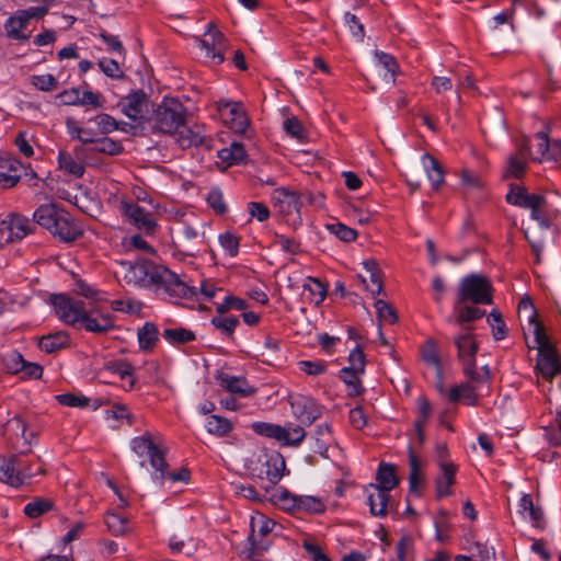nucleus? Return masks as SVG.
<instances>
[{"label": "nucleus", "instance_id": "obj_1", "mask_svg": "<svg viewBox=\"0 0 561 561\" xmlns=\"http://www.w3.org/2000/svg\"><path fill=\"white\" fill-rule=\"evenodd\" d=\"M124 280L137 287L154 286L172 298L192 299L197 296L198 289L187 285L179 275L169 268L157 265L148 260L123 264Z\"/></svg>", "mask_w": 561, "mask_h": 561}, {"label": "nucleus", "instance_id": "obj_2", "mask_svg": "<svg viewBox=\"0 0 561 561\" xmlns=\"http://www.w3.org/2000/svg\"><path fill=\"white\" fill-rule=\"evenodd\" d=\"M185 107L176 99L164 98L152 113L146 118L150 130L154 134H174L185 119Z\"/></svg>", "mask_w": 561, "mask_h": 561}, {"label": "nucleus", "instance_id": "obj_3", "mask_svg": "<svg viewBox=\"0 0 561 561\" xmlns=\"http://www.w3.org/2000/svg\"><path fill=\"white\" fill-rule=\"evenodd\" d=\"M466 302L472 305H491L493 302V287L488 277L480 274H470L460 280L457 305Z\"/></svg>", "mask_w": 561, "mask_h": 561}, {"label": "nucleus", "instance_id": "obj_4", "mask_svg": "<svg viewBox=\"0 0 561 561\" xmlns=\"http://www.w3.org/2000/svg\"><path fill=\"white\" fill-rule=\"evenodd\" d=\"M535 342L538 345L536 368L547 380L561 373V363L556 346L549 341L542 324H536Z\"/></svg>", "mask_w": 561, "mask_h": 561}, {"label": "nucleus", "instance_id": "obj_5", "mask_svg": "<svg viewBox=\"0 0 561 561\" xmlns=\"http://www.w3.org/2000/svg\"><path fill=\"white\" fill-rule=\"evenodd\" d=\"M26 427L25 421L20 415L8 420L3 425L2 435L10 446L21 454H28L31 451L30 445L36 435L34 432L26 434Z\"/></svg>", "mask_w": 561, "mask_h": 561}, {"label": "nucleus", "instance_id": "obj_6", "mask_svg": "<svg viewBox=\"0 0 561 561\" xmlns=\"http://www.w3.org/2000/svg\"><path fill=\"white\" fill-rule=\"evenodd\" d=\"M50 302L58 318L70 325H77L79 323L87 307L83 300L71 298L65 294L51 295Z\"/></svg>", "mask_w": 561, "mask_h": 561}, {"label": "nucleus", "instance_id": "obj_7", "mask_svg": "<svg viewBox=\"0 0 561 561\" xmlns=\"http://www.w3.org/2000/svg\"><path fill=\"white\" fill-rule=\"evenodd\" d=\"M275 522L265 515H257L251 518V535L249 537L251 545V554L259 556L266 551L270 547L267 536L273 530Z\"/></svg>", "mask_w": 561, "mask_h": 561}, {"label": "nucleus", "instance_id": "obj_8", "mask_svg": "<svg viewBox=\"0 0 561 561\" xmlns=\"http://www.w3.org/2000/svg\"><path fill=\"white\" fill-rule=\"evenodd\" d=\"M285 461L279 454L259 456L255 466L251 467L253 473L260 479L277 483L283 477Z\"/></svg>", "mask_w": 561, "mask_h": 561}, {"label": "nucleus", "instance_id": "obj_9", "mask_svg": "<svg viewBox=\"0 0 561 561\" xmlns=\"http://www.w3.org/2000/svg\"><path fill=\"white\" fill-rule=\"evenodd\" d=\"M201 46L205 50V56L213 59L215 64L224 62L227 39L214 23L208 25L207 32L201 39Z\"/></svg>", "mask_w": 561, "mask_h": 561}, {"label": "nucleus", "instance_id": "obj_10", "mask_svg": "<svg viewBox=\"0 0 561 561\" xmlns=\"http://www.w3.org/2000/svg\"><path fill=\"white\" fill-rule=\"evenodd\" d=\"M148 104L147 94L142 90H135L124 96L118 106L127 117L146 123L148 116L145 113L147 112Z\"/></svg>", "mask_w": 561, "mask_h": 561}, {"label": "nucleus", "instance_id": "obj_11", "mask_svg": "<svg viewBox=\"0 0 561 561\" xmlns=\"http://www.w3.org/2000/svg\"><path fill=\"white\" fill-rule=\"evenodd\" d=\"M175 140L182 148L205 146L207 149L211 148V138L204 134V128L198 125L187 126L182 123L180 128L174 130Z\"/></svg>", "mask_w": 561, "mask_h": 561}, {"label": "nucleus", "instance_id": "obj_12", "mask_svg": "<svg viewBox=\"0 0 561 561\" xmlns=\"http://www.w3.org/2000/svg\"><path fill=\"white\" fill-rule=\"evenodd\" d=\"M49 232L62 242H72L82 234V229L69 213L62 210Z\"/></svg>", "mask_w": 561, "mask_h": 561}, {"label": "nucleus", "instance_id": "obj_13", "mask_svg": "<svg viewBox=\"0 0 561 561\" xmlns=\"http://www.w3.org/2000/svg\"><path fill=\"white\" fill-rule=\"evenodd\" d=\"M471 328H467L465 332L458 334L454 339V344L457 348V357L463 365L476 364V355L479 348V343L476 335L470 332Z\"/></svg>", "mask_w": 561, "mask_h": 561}, {"label": "nucleus", "instance_id": "obj_14", "mask_svg": "<svg viewBox=\"0 0 561 561\" xmlns=\"http://www.w3.org/2000/svg\"><path fill=\"white\" fill-rule=\"evenodd\" d=\"M274 205L284 215H291L296 213L299 215L300 208L304 206V201L298 195V192L290 191L286 187H280L273 193Z\"/></svg>", "mask_w": 561, "mask_h": 561}, {"label": "nucleus", "instance_id": "obj_15", "mask_svg": "<svg viewBox=\"0 0 561 561\" xmlns=\"http://www.w3.org/2000/svg\"><path fill=\"white\" fill-rule=\"evenodd\" d=\"M87 331L93 333H105L114 328L112 316L100 313L96 310L85 307L84 314L80 318L79 323Z\"/></svg>", "mask_w": 561, "mask_h": 561}, {"label": "nucleus", "instance_id": "obj_16", "mask_svg": "<svg viewBox=\"0 0 561 561\" xmlns=\"http://www.w3.org/2000/svg\"><path fill=\"white\" fill-rule=\"evenodd\" d=\"M27 454H15L16 467L19 470V478L22 480V485L30 484L32 479L37 474H45V463L39 456L34 457L32 460H26Z\"/></svg>", "mask_w": 561, "mask_h": 561}, {"label": "nucleus", "instance_id": "obj_17", "mask_svg": "<svg viewBox=\"0 0 561 561\" xmlns=\"http://www.w3.org/2000/svg\"><path fill=\"white\" fill-rule=\"evenodd\" d=\"M83 153L82 146L75 148V157L66 150H60L58 154L59 169L76 178H81L84 173V165L81 161Z\"/></svg>", "mask_w": 561, "mask_h": 561}, {"label": "nucleus", "instance_id": "obj_18", "mask_svg": "<svg viewBox=\"0 0 561 561\" xmlns=\"http://www.w3.org/2000/svg\"><path fill=\"white\" fill-rule=\"evenodd\" d=\"M0 233L8 234L5 242L21 240L32 231L30 220L20 215L11 216L10 219L8 221H3Z\"/></svg>", "mask_w": 561, "mask_h": 561}, {"label": "nucleus", "instance_id": "obj_19", "mask_svg": "<svg viewBox=\"0 0 561 561\" xmlns=\"http://www.w3.org/2000/svg\"><path fill=\"white\" fill-rule=\"evenodd\" d=\"M122 208L124 215L139 229L147 232H152L156 228V222L152 216L142 207L135 203H123Z\"/></svg>", "mask_w": 561, "mask_h": 561}, {"label": "nucleus", "instance_id": "obj_20", "mask_svg": "<svg viewBox=\"0 0 561 561\" xmlns=\"http://www.w3.org/2000/svg\"><path fill=\"white\" fill-rule=\"evenodd\" d=\"M506 202L523 208H535L545 203V197L537 194H528L526 190L517 184H511L506 195Z\"/></svg>", "mask_w": 561, "mask_h": 561}, {"label": "nucleus", "instance_id": "obj_21", "mask_svg": "<svg viewBox=\"0 0 561 561\" xmlns=\"http://www.w3.org/2000/svg\"><path fill=\"white\" fill-rule=\"evenodd\" d=\"M363 265L367 272V276L359 274L358 278L360 279L365 289L368 290L371 295L380 294L383 285L381 279V272L377 262L375 260H367L363 263Z\"/></svg>", "mask_w": 561, "mask_h": 561}, {"label": "nucleus", "instance_id": "obj_22", "mask_svg": "<svg viewBox=\"0 0 561 561\" xmlns=\"http://www.w3.org/2000/svg\"><path fill=\"white\" fill-rule=\"evenodd\" d=\"M219 383L230 393L239 394L241 397H249L255 392V389L250 386L243 377L222 374L219 376Z\"/></svg>", "mask_w": 561, "mask_h": 561}, {"label": "nucleus", "instance_id": "obj_23", "mask_svg": "<svg viewBox=\"0 0 561 561\" xmlns=\"http://www.w3.org/2000/svg\"><path fill=\"white\" fill-rule=\"evenodd\" d=\"M442 476L436 479V493L438 497L451 494L450 486L455 483L457 467L451 462H439Z\"/></svg>", "mask_w": 561, "mask_h": 561}, {"label": "nucleus", "instance_id": "obj_24", "mask_svg": "<svg viewBox=\"0 0 561 561\" xmlns=\"http://www.w3.org/2000/svg\"><path fill=\"white\" fill-rule=\"evenodd\" d=\"M376 479L378 484H370V489H378L389 492L399 483V479L396 474V467L390 463H381L379 466Z\"/></svg>", "mask_w": 561, "mask_h": 561}, {"label": "nucleus", "instance_id": "obj_25", "mask_svg": "<svg viewBox=\"0 0 561 561\" xmlns=\"http://www.w3.org/2000/svg\"><path fill=\"white\" fill-rule=\"evenodd\" d=\"M19 476L15 454L9 458L0 457V481L10 486L20 488L22 486V480Z\"/></svg>", "mask_w": 561, "mask_h": 561}, {"label": "nucleus", "instance_id": "obj_26", "mask_svg": "<svg viewBox=\"0 0 561 561\" xmlns=\"http://www.w3.org/2000/svg\"><path fill=\"white\" fill-rule=\"evenodd\" d=\"M62 210L56 204H44L34 211L33 218L35 222L50 231Z\"/></svg>", "mask_w": 561, "mask_h": 561}, {"label": "nucleus", "instance_id": "obj_27", "mask_svg": "<svg viewBox=\"0 0 561 561\" xmlns=\"http://www.w3.org/2000/svg\"><path fill=\"white\" fill-rule=\"evenodd\" d=\"M519 154L522 158H517L516 156H511L508 158L507 168L504 173V178H515L519 179L524 175L526 170V162L524 158L529 154V144L525 140L519 148Z\"/></svg>", "mask_w": 561, "mask_h": 561}, {"label": "nucleus", "instance_id": "obj_28", "mask_svg": "<svg viewBox=\"0 0 561 561\" xmlns=\"http://www.w3.org/2000/svg\"><path fill=\"white\" fill-rule=\"evenodd\" d=\"M69 344V335L66 331H58L41 337L38 347L47 354L57 352L67 347Z\"/></svg>", "mask_w": 561, "mask_h": 561}, {"label": "nucleus", "instance_id": "obj_29", "mask_svg": "<svg viewBox=\"0 0 561 561\" xmlns=\"http://www.w3.org/2000/svg\"><path fill=\"white\" fill-rule=\"evenodd\" d=\"M138 343L139 347L144 352H151L158 340H159V331L154 323L152 322H146L139 330H138Z\"/></svg>", "mask_w": 561, "mask_h": 561}, {"label": "nucleus", "instance_id": "obj_30", "mask_svg": "<svg viewBox=\"0 0 561 561\" xmlns=\"http://www.w3.org/2000/svg\"><path fill=\"white\" fill-rule=\"evenodd\" d=\"M409 466H410V474H409L410 492L414 493L416 495H420V486L423 484V474L421 472V461L411 448L409 449Z\"/></svg>", "mask_w": 561, "mask_h": 561}, {"label": "nucleus", "instance_id": "obj_31", "mask_svg": "<svg viewBox=\"0 0 561 561\" xmlns=\"http://www.w3.org/2000/svg\"><path fill=\"white\" fill-rule=\"evenodd\" d=\"M374 492L368 494V504L370 513L375 516H385L387 514L388 502L390 500L389 492L373 489Z\"/></svg>", "mask_w": 561, "mask_h": 561}, {"label": "nucleus", "instance_id": "obj_32", "mask_svg": "<svg viewBox=\"0 0 561 561\" xmlns=\"http://www.w3.org/2000/svg\"><path fill=\"white\" fill-rule=\"evenodd\" d=\"M460 399H463L470 405H476L478 403L476 387L470 382L453 387L449 391V400L457 402Z\"/></svg>", "mask_w": 561, "mask_h": 561}, {"label": "nucleus", "instance_id": "obj_33", "mask_svg": "<svg viewBox=\"0 0 561 561\" xmlns=\"http://www.w3.org/2000/svg\"><path fill=\"white\" fill-rule=\"evenodd\" d=\"M423 160H427L428 164H425V171L427 178L432 183L433 190L437 191L444 184V171L438 160L430 154H424Z\"/></svg>", "mask_w": 561, "mask_h": 561}, {"label": "nucleus", "instance_id": "obj_34", "mask_svg": "<svg viewBox=\"0 0 561 561\" xmlns=\"http://www.w3.org/2000/svg\"><path fill=\"white\" fill-rule=\"evenodd\" d=\"M375 57L378 60V66L382 67L387 71V73L383 76L385 81L394 84L396 75L400 70L394 57L383 51H376Z\"/></svg>", "mask_w": 561, "mask_h": 561}, {"label": "nucleus", "instance_id": "obj_35", "mask_svg": "<svg viewBox=\"0 0 561 561\" xmlns=\"http://www.w3.org/2000/svg\"><path fill=\"white\" fill-rule=\"evenodd\" d=\"M422 359L437 370L442 373V363L438 355L437 344L434 339H427L420 348Z\"/></svg>", "mask_w": 561, "mask_h": 561}, {"label": "nucleus", "instance_id": "obj_36", "mask_svg": "<svg viewBox=\"0 0 561 561\" xmlns=\"http://www.w3.org/2000/svg\"><path fill=\"white\" fill-rule=\"evenodd\" d=\"M360 375H362V373L353 371V370L346 369V368H342L340 370L339 376L343 380V382L347 386L350 397H357L363 393L364 387L359 379Z\"/></svg>", "mask_w": 561, "mask_h": 561}, {"label": "nucleus", "instance_id": "obj_37", "mask_svg": "<svg viewBox=\"0 0 561 561\" xmlns=\"http://www.w3.org/2000/svg\"><path fill=\"white\" fill-rule=\"evenodd\" d=\"M88 145L92 146V151L108 156H117L123 152V146L121 145V142L115 141L107 137L101 139L93 138V142H89Z\"/></svg>", "mask_w": 561, "mask_h": 561}, {"label": "nucleus", "instance_id": "obj_38", "mask_svg": "<svg viewBox=\"0 0 561 561\" xmlns=\"http://www.w3.org/2000/svg\"><path fill=\"white\" fill-rule=\"evenodd\" d=\"M455 311L457 312L456 321L460 325L481 319L485 314L484 310H481L474 306L465 304L457 305V302L455 304Z\"/></svg>", "mask_w": 561, "mask_h": 561}, {"label": "nucleus", "instance_id": "obj_39", "mask_svg": "<svg viewBox=\"0 0 561 561\" xmlns=\"http://www.w3.org/2000/svg\"><path fill=\"white\" fill-rule=\"evenodd\" d=\"M162 336L173 345L185 344L195 340L194 332L185 328L165 329Z\"/></svg>", "mask_w": 561, "mask_h": 561}, {"label": "nucleus", "instance_id": "obj_40", "mask_svg": "<svg viewBox=\"0 0 561 561\" xmlns=\"http://www.w3.org/2000/svg\"><path fill=\"white\" fill-rule=\"evenodd\" d=\"M245 150L239 142H232L230 147L218 151V158L228 164L240 163L244 160Z\"/></svg>", "mask_w": 561, "mask_h": 561}, {"label": "nucleus", "instance_id": "obj_41", "mask_svg": "<svg viewBox=\"0 0 561 561\" xmlns=\"http://www.w3.org/2000/svg\"><path fill=\"white\" fill-rule=\"evenodd\" d=\"M108 370L116 374L122 380L127 379L128 387H125L126 390H130L135 386V378L133 375L134 367L126 362H111L107 365Z\"/></svg>", "mask_w": 561, "mask_h": 561}, {"label": "nucleus", "instance_id": "obj_42", "mask_svg": "<svg viewBox=\"0 0 561 561\" xmlns=\"http://www.w3.org/2000/svg\"><path fill=\"white\" fill-rule=\"evenodd\" d=\"M105 524L114 536H123L129 531L128 519L115 513L105 515Z\"/></svg>", "mask_w": 561, "mask_h": 561}, {"label": "nucleus", "instance_id": "obj_43", "mask_svg": "<svg viewBox=\"0 0 561 561\" xmlns=\"http://www.w3.org/2000/svg\"><path fill=\"white\" fill-rule=\"evenodd\" d=\"M274 501L284 511L298 513V495L290 493L288 490H277L274 494Z\"/></svg>", "mask_w": 561, "mask_h": 561}, {"label": "nucleus", "instance_id": "obj_44", "mask_svg": "<svg viewBox=\"0 0 561 561\" xmlns=\"http://www.w3.org/2000/svg\"><path fill=\"white\" fill-rule=\"evenodd\" d=\"M207 432L216 436H225L232 430L231 422L219 415H211L207 420Z\"/></svg>", "mask_w": 561, "mask_h": 561}, {"label": "nucleus", "instance_id": "obj_45", "mask_svg": "<svg viewBox=\"0 0 561 561\" xmlns=\"http://www.w3.org/2000/svg\"><path fill=\"white\" fill-rule=\"evenodd\" d=\"M54 506V502L49 499L37 497L34 501L27 503L24 506V513L31 518H36L44 513L50 511Z\"/></svg>", "mask_w": 561, "mask_h": 561}, {"label": "nucleus", "instance_id": "obj_46", "mask_svg": "<svg viewBox=\"0 0 561 561\" xmlns=\"http://www.w3.org/2000/svg\"><path fill=\"white\" fill-rule=\"evenodd\" d=\"M298 513L317 514L324 511L323 502L316 496L298 495Z\"/></svg>", "mask_w": 561, "mask_h": 561}, {"label": "nucleus", "instance_id": "obj_47", "mask_svg": "<svg viewBox=\"0 0 561 561\" xmlns=\"http://www.w3.org/2000/svg\"><path fill=\"white\" fill-rule=\"evenodd\" d=\"M100 131L104 135L110 134L114 130H125L126 123H119L108 114H99L93 118Z\"/></svg>", "mask_w": 561, "mask_h": 561}, {"label": "nucleus", "instance_id": "obj_48", "mask_svg": "<svg viewBox=\"0 0 561 561\" xmlns=\"http://www.w3.org/2000/svg\"><path fill=\"white\" fill-rule=\"evenodd\" d=\"M253 431L262 436L282 440V435L285 433V427L272 423L256 422L252 424Z\"/></svg>", "mask_w": 561, "mask_h": 561}, {"label": "nucleus", "instance_id": "obj_49", "mask_svg": "<svg viewBox=\"0 0 561 561\" xmlns=\"http://www.w3.org/2000/svg\"><path fill=\"white\" fill-rule=\"evenodd\" d=\"M25 359L18 351H9L2 356L4 369L9 374H20L23 370Z\"/></svg>", "mask_w": 561, "mask_h": 561}, {"label": "nucleus", "instance_id": "obj_50", "mask_svg": "<svg viewBox=\"0 0 561 561\" xmlns=\"http://www.w3.org/2000/svg\"><path fill=\"white\" fill-rule=\"evenodd\" d=\"M304 289L310 293V300L316 305H320L327 297V288L318 278L308 277V282L304 285Z\"/></svg>", "mask_w": 561, "mask_h": 561}, {"label": "nucleus", "instance_id": "obj_51", "mask_svg": "<svg viewBox=\"0 0 561 561\" xmlns=\"http://www.w3.org/2000/svg\"><path fill=\"white\" fill-rule=\"evenodd\" d=\"M463 374L469 378V382L474 387L486 382L490 379V370L488 366L482 367L481 371L477 370L476 364L463 365Z\"/></svg>", "mask_w": 561, "mask_h": 561}, {"label": "nucleus", "instance_id": "obj_52", "mask_svg": "<svg viewBox=\"0 0 561 561\" xmlns=\"http://www.w3.org/2000/svg\"><path fill=\"white\" fill-rule=\"evenodd\" d=\"M488 322L492 328L493 337L496 341L503 340L506 336V325L499 310L493 309L490 312Z\"/></svg>", "mask_w": 561, "mask_h": 561}, {"label": "nucleus", "instance_id": "obj_53", "mask_svg": "<svg viewBox=\"0 0 561 561\" xmlns=\"http://www.w3.org/2000/svg\"><path fill=\"white\" fill-rule=\"evenodd\" d=\"M156 447L157 445L152 442L149 432L145 433L142 436L135 437L131 440V449L138 456H144L146 453L149 455Z\"/></svg>", "mask_w": 561, "mask_h": 561}, {"label": "nucleus", "instance_id": "obj_54", "mask_svg": "<svg viewBox=\"0 0 561 561\" xmlns=\"http://www.w3.org/2000/svg\"><path fill=\"white\" fill-rule=\"evenodd\" d=\"M375 308L377 310L379 321H383L389 324H393L397 322L398 316L396 310L385 300H376Z\"/></svg>", "mask_w": 561, "mask_h": 561}, {"label": "nucleus", "instance_id": "obj_55", "mask_svg": "<svg viewBox=\"0 0 561 561\" xmlns=\"http://www.w3.org/2000/svg\"><path fill=\"white\" fill-rule=\"evenodd\" d=\"M273 244L290 254H297L300 252V243L296 239L284 234L275 233Z\"/></svg>", "mask_w": 561, "mask_h": 561}, {"label": "nucleus", "instance_id": "obj_56", "mask_svg": "<svg viewBox=\"0 0 561 561\" xmlns=\"http://www.w3.org/2000/svg\"><path fill=\"white\" fill-rule=\"evenodd\" d=\"M150 465L160 472L156 478L161 482L165 479L168 463L165 461L164 453L158 446L149 454Z\"/></svg>", "mask_w": 561, "mask_h": 561}, {"label": "nucleus", "instance_id": "obj_57", "mask_svg": "<svg viewBox=\"0 0 561 561\" xmlns=\"http://www.w3.org/2000/svg\"><path fill=\"white\" fill-rule=\"evenodd\" d=\"M518 313L519 316H524L528 319L529 324L534 325V331L536 330V324H541L537 320V311L530 299V297H524L518 304Z\"/></svg>", "mask_w": 561, "mask_h": 561}, {"label": "nucleus", "instance_id": "obj_58", "mask_svg": "<svg viewBox=\"0 0 561 561\" xmlns=\"http://www.w3.org/2000/svg\"><path fill=\"white\" fill-rule=\"evenodd\" d=\"M199 237H203V232H199L198 228L193 225L184 224L180 228L179 239L186 247L192 248Z\"/></svg>", "mask_w": 561, "mask_h": 561}, {"label": "nucleus", "instance_id": "obj_59", "mask_svg": "<svg viewBox=\"0 0 561 561\" xmlns=\"http://www.w3.org/2000/svg\"><path fill=\"white\" fill-rule=\"evenodd\" d=\"M98 65L102 72L112 79H123L125 76L118 62L114 59L105 58L100 60Z\"/></svg>", "mask_w": 561, "mask_h": 561}, {"label": "nucleus", "instance_id": "obj_60", "mask_svg": "<svg viewBox=\"0 0 561 561\" xmlns=\"http://www.w3.org/2000/svg\"><path fill=\"white\" fill-rule=\"evenodd\" d=\"M520 508L523 512L528 511L530 518L535 523L536 526H539V523L542 519V511L540 507H536L534 505L533 499L529 494H524L520 499Z\"/></svg>", "mask_w": 561, "mask_h": 561}, {"label": "nucleus", "instance_id": "obj_61", "mask_svg": "<svg viewBox=\"0 0 561 561\" xmlns=\"http://www.w3.org/2000/svg\"><path fill=\"white\" fill-rule=\"evenodd\" d=\"M282 436H284V437H282L280 442H283L287 445L297 446L305 438L306 432L304 431V428L301 426L297 425L294 427H285V433Z\"/></svg>", "mask_w": 561, "mask_h": 561}, {"label": "nucleus", "instance_id": "obj_62", "mask_svg": "<svg viewBox=\"0 0 561 561\" xmlns=\"http://www.w3.org/2000/svg\"><path fill=\"white\" fill-rule=\"evenodd\" d=\"M350 366L345 367L346 369H351L353 371L364 373L365 370V355L359 345H357L348 356Z\"/></svg>", "mask_w": 561, "mask_h": 561}, {"label": "nucleus", "instance_id": "obj_63", "mask_svg": "<svg viewBox=\"0 0 561 561\" xmlns=\"http://www.w3.org/2000/svg\"><path fill=\"white\" fill-rule=\"evenodd\" d=\"M316 440L318 444V451L324 454L327 451V444L331 437V428L327 423L318 424L314 431Z\"/></svg>", "mask_w": 561, "mask_h": 561}, {"label": "nucleus", "instance_id": "obj_64", "mask_svg": "<svg viewBox=\"0 0 561 561\" xmlns=\"http://www.w3.org/2000/svg\"><path fill=\"white\" fill-rule=\"evenodd\" d=\"M57 401L66 407L84 408L89 404V398L72 393H64L56 397Z\"/></svg>", "mask_w": 561, "mask_h": 561}]
</instances>
